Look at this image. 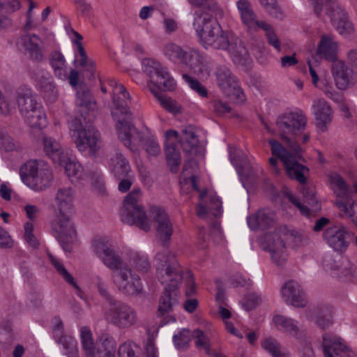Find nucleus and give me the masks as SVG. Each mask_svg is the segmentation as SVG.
<instances>
[{
  "label": "nucleus",
  "instance_id": "40",
  "mask_svg": "<svg viewBox=\"0 0 357 357\" xmlns=\"http://www.w3.org/2000/svg\"><path fill=\"white\" fill-rule=\"evenodd\" d=\"M226 44L227 47L221 50H227L235 62H240L242 59H246L247 50L239 38L229 34Z\"/></svg>",
  "mask_w": 357,
  "mask_h": 357
},
{
  "label": "nucleus",
  "instance_id": "38",
  "mask_svg": "<svg viewBox=\"0 0 357 357\" xmlns=\"http://www.w3.org/2000/svg\"><path fill=\"white\" fill-rule=\"evenodd\" d=\"M75 193L71 188L66 187L58 190L55 197L57 214L73 215L75 212Z\"/></svg>",
  "mask_w": 357,
  "mask_h": 357
},
{
  "label": "nucleus",
  "instance_id": "61",
  "mask_svg": "<svg viewBox=\"0 0 357 357\" xmlns=\"http://www.w3.org/2000/svg\"><path fill=\"white\" fill-rule=\"evenodd\" d=\"M259 29H261L266 31V37L268 38V43L274 47L277 50H280V40L275 33L273 28L268 24L265 22L264 26H260Z\"/></svg>",
  "mask_w": 357,
  "mask_h": 357
},
{
  "label": "nucleus",
  "instance_id": "28",
  "mask_svg": "<svg viewBox=\"0 0 357 357\" xmlns=\"http://www.w3.org/2000/svg\"><path fill=\"white\" fill-rule=\"evenodd\" d=\"M130 139H133L135 136H139V142L137 144L132 143L130 146H126L132 151H137L138 149L144 144L146 151L149 155L155 156L160 153V147L155 138L151 135L149 129L146 128L142 132H139L135 128V132L131 130L128 133Z\"/></svg>",
  "mask_w": 357,
  "mask_h": 357
},
{
  "label": "nucleus",
  "instance_id": "62",
  "mask_svg": "<svg viewBox=\"0 0 357 357\" xmlns=\"http://www.w3.org/2000/svg\"><path fill=\"white\" fill-rule=\"evenodd\" d=\"M34 229L33 224L31 222H27L24 224V237L26 242L33 247H36L38 245V241L33 234Z\"/></svg>",
  "mask_w": 357,
  "mask_h": 357
},
{
  "label": "nucleus",
  "instance_id": "41",
  "mask_svg": "<svg viewBox=\"0 0 357 357\" xmlns=\"http://www.w3.org/2000/svg\"><path fill=\"white\" fill-rule=\"evenodd\" d=\"M273 222L274 215L266 213L264 210L259 211L247 219L248 225L251 229H265L271 225Z\"/></svg>",
  "mask_w": 357,
  "mask_h": 357
},
{
  "label": "nucleus",
  "instance_id": "54",
  "mask_svg": "<svg viewBox=\"0 0 357 357\" xmlns=\"http://www.w3.org/2000/svg\"><path fill=\"white\" fill-rule=\"evenodd\" d=\"M188 1L194 6L208 10L215 15L223 14L222 10L218 7L215 0H188Z\"/></svg>",
  "mask_w": 357,
  "mask_h": 357
},
{
  "label": "nucleus",
  "instance_id": "22",
  "mask_svg": "<svg viewBox=\"0 0 357 357\" xmlns=\"http://www.w3.org/2000/svg\"><path fill=\"white\" fill-rule=\"evenodd\" d=\"M150 218L154 220L157 238L163 243L169 242L174 232L172 223L164 209L153 207Z\"/></svg>",
  "mask_w": 357,
  "mask_h": 357
},
{
  "label": "nucleus",
  "instance_id": "58",
  "mask_svg": "<svg viewBox=\"0 0 357 357\" xmlns=\"http://www.w3.org/2000/svg\"><path fill=\"white\" fill-rule=\"evenodd\" d=\"M343 257H340L337 260L335 259L331 255H325L322 259V266L324 268L330 272L331 274L335 275L336 271L339 270V266L342 262Z\"/></svg>",
  "mask_w": 357,
  "mask_h": 357
},
{
  "label": "nucleus",
  "instance_id": "55",
  "mask_svg": "<svg viewBox=\"0 0 357 357\" xmlns=\"http://www.w3.org/2000/svg\"><path fill=\"white\" fill-rule=\"evenodd\" d=\"M182 77L190 89L197 93L199 96L201 98H206L208 96V90L198 80L188 74H183Z\"/></svg>",
  "mask_w": 357,
  "mask_h": 357
},
{
  "label": "nucleus",
  "instance_id": "5",
  "mask_svg": "<svg viewBox=\"0 0 357 357\" xmlns=\"http://www.w3.org/2000/svg\"><path fill=\"white\" fill-rule=\"evenodd\" d=\"M193 26L201 44L205 48L222 49L227 47L229 33L224 32L211 13L198 10L195 13Z\"/></svg>",
  "mask_w": 357,
  "mask_h": 357
},
{
  "label": "nucleus",
  "instance_id": "7",
  "mask_svg": "<svg viewBox=\"0 0 357 357\" xmlns=\"http://www.w3.org/2000/svg\"><path fill=\"white\" fill-rule=\"evenodd\" d=\"M69 128L72 141L80 152L95 155L102 147L100 134L94 127L75 121Z\"/></svg>",
  "mask_w": 357,
  "mask_h": 357
},
{
  "label": "nucleus",
  "instance_id": "42",
  "mask_svg": "<svg viewBox=\"0 0 357 357\" xmlns=\"http://www.w3.org/2000/svg\"><path fill=\"white\" fill-rule=\"evenodd\" d=\"M36 86L43 92L44 98L49 103L54 102L58 98V93L53 84L52 77L47 76L38 80Z\"/></svg>",
  "mask_w": 357,
  "mask_h": 357
},
{
  "label": "nucleus",
  "instance_id": "46",
  "mask_svg": "<svg viewBox=\"0 0 357 357\" xmlns=\"http://www.w3.org/2000/svg\"><path fill=\"white\" fill-rule=\"evenodd\" d=\"M109 167L112 173L118 178L128 176L130 172V165L126 158L119 153H116L110 160Z\"/></svg>",
  "mask_w": 357,
  "mask_h": 357
},
{
  "label": "nucleus",
  "instance_id": "14",
  "mask_svg": "<svg viewBox=\"0 0 357 357\" xmlns=\"http://www.w3.org/2000/svg\"><path fill=\"white\" fill-rule=\"evenodd\" d=\"M52 229L56 233V237L66 252H70L72 245L77 241V234L73 215L57 214L52 222Z\"/></svg>",
  "mask_w": 357,
  "mask_h": 357
},
{
  "label": "nucleus",
  "instance_id": "43",
  "mask_svg": "<svg viewBox=\"0 0 357 357\" xmlns=\"http://www.w3.org/2000/svg\"><path fill=\"white\" fill-rule=\"evenodd\" d=\"M61 165L65 166L66 173L73 181L84 180L87 176L82 166L75 160L70 158L68 154L66 161L60 166Z\"/></svg>",
  "mask_w": 357,
  "mask_h": 357
},
{
  "label": "nucleus",
  "instance_id": "29",
  "mask_svg": "<svg viewBox=\"0 0 357 357\" xmlns=\"http://www.w3.org/2000/svg\"><path fill=\"white\" fill-rule=\"evenodd\" d=\"M200 202L197 207V214L201 218L212 215H220L222 213V202L215 195H206L205 192L199 195Z\"/></svg>",
  "mask_w": 357,
  "mask_h": 357
},
{
  "label": "nucleus",
  "instance_id": "34",
  "mask_svg": "<svg viewBox=\"0 0 357 357\" xmlns=\"http://www.w3.org/2000/svg\"><path fill=\"white\" fill-rule=\"evenodd\" d=\"M17 102L21 114L24 117L42 105L36 100L31 89L22 86L17 90Z\"/></svg>",
  "mask_w": 357,
  "mask_h": 357
},
{
  "label": "nucleus",
  "instance_id": "59",
  "mask_svg": "<svg viewBox=\"0 0 357 357\" xmlns=\"http://www.w3.org/2000/svg\"><path fill=\"white\" fill-rule=\"evenodd\" d=\"M261 6L275 18L281 19L284 14L278 7L275 0H259Z\"/></svg>",
  "mask_w": 357,
  "mask_h": 357
},
{
  "label": "nucleus",
  "instance_id": "50",
  "mask_svg": "<svg viewBox=\"0 0 357 357\" xmlns=\"http://www.w3.org/2000/svg\"><path fill=\"white\" fill-rule=\"evenodd\" d=\"M49 258L56 271L65 280V281L70 284L74 289L78 290L79 287L72 275L66 270L64 265L52 255L49 254Z\"/></svg>",
  "mask_w": 357,
  "mask_h": 357
},
{
  "label": "nucleus",
  "instance_id": "18",
  "mask_svg": "<svg viewBox=\"0 0 357 357\" xmlns=\"http://www.w3.org/2000/svg\"><path fill=\"white\" fill-rule=\"evenodd\" d=\"M92 249L102 263L109 269H119L122 267V260L114 251L106 238H96L92 242Z\"/></svg>",
  "mask_w": 357,
  "mask_h": 357
},
{
  "label": "nucleus",
  "instance_id": "31",
  "mask_svg": "<svg viewBox=\"0 0 357 357\" xmlns=\"http://www.w3.org/2000/svg\"><path fill=\"white\" fill-rule=\"evenodd\" d=\"M316 63L317 60L315 57L312 56L311 58L308 59L307 63L309 66V72L313 85L316 88L323 91L326 95L328 96L329 98L335 100L333 93V84L327 72L324 71L320 73V75H318L314 68Z\"/></svg>",
  "mask_w": 357,
  "mask_h": 357
},
{
  "label": "nucleus",
  "instance_id": "30",
  "mask_svg": "<svg viewBox=\"0 0 357 357\" xmlns=\"http://www.w3.org/2000/svg\"><path fill=\"white\" fill-rule=\"evenodd\" d=\"M266 239L273 261L278 266L283 265L287 261L288 255L281 234H270L266 236Z\"/></svg>",
  "mask_w": 357,
  "mask_h": 357
},
{
  "label": "nucleus",
  "instance_id": "19",
  "mask_svg": "<svg viewBox=\"0 0 357 357\" xmlns=\"http://www.w3.org/2000/svg\"><path fill=\"white\" fill-rule=\"evenodd\" d=\"M312 111L314 116L317 132H326L333 119V110L331 106L324 99L317 98L312 102Z\"/></svg>",
  "mask_w": 357,
  "mask_h": 357
},
{
  "label": "nucleus",
  "instance_id": "49",
  "mask_svg": "<svg viewBox=\"0 0 357 357\" xmlns=\"http://www.w3.org/2000/svg\"><path fill=\"white\" fill-rule=\"evenodd\" d=\"M192 337L197 349L204 351L206 354H211V344L207 333L197 328L192 332Z\"/></svg>",
  "mask_w": 357,
  "mask_h": 357
},
{
  "label": "nucleus",
  "instance_id": "64",
  "mask_svg": "<svg viewBox=\"0 0 357 357\" xmlns=\"http://www.w3.org/2000/svg\"><path fill=\"white\" fill-rule=\"evenodd\" d=\"M136 347L130 342L122 344L119 348V357H136L135 348Z\"/></svg>",
  "mask_w": 357,
  "mask_h": 357
},
{
  "label": "nucleus",
  "instance_id": "1",
  "mask_svg": "<svg viewBox=\"0 0 357 357\" xmlns=\"http://www.w3.org/2000/svg\"><path fill=\"white\" fill-rule=\"evenodd\" d=\"M307 117L301 111L285 112L280 116L277 120V126L282 139H287L289 148L294 153L290 154L284 147L275 139L269 140L271 153L273 156L278 157L283 162L287 174L299 183L304 184L308 174L307 167L299 164L296 158L303 152L301 146L296 142H289L286 135L294 137V139L303 133L307 125Z\"/></svg>",
  "mask_w": 357,
  "mask_h": 357
},
{
  "label": "nucleus",
  "instance_id": "25",
  "mask_svg": "<svg viewBox=\"0 0 357 357\" xmlns=\"http://www.w3.org/2000/svg\"><path fill=\"white\" fill-rule=\"evenodd\" d=\"M76 110L84 119L89 121L95 116L96 110V102L91 95L89 89L85 86H80L76 95L75 100Z\"/></svg>",
  "mask_w": 357,
  "mask_h": 357
},
{
  "label": "nucleus",
  "instance_id": "26",
  "mask_svg": "<svg viewBox=\"0 0 357 357\" xmlns=\"http://www.w3.org/2000/svg\"><path fill=\"white\" fill-rule=\"evenodd\" d=\"M280 294L284 302L296 307H303L307 298L301 286L296 281L287 282L281 288Z\"/></svg>",
  "mask_w": 357,
  "mask_h": 357
},
{
  "label": "nucleus",
  "instance_id": "24",
  "mask_svg": "<svg viewBox=\"0 0 357 357\" xmlns=\"http://www.w3.org/2000/svg\"><path fill=\"white\" fill-rule=\"evenodd\" d=\"M322 347L325 357H356V353L337 336L325 335L323 337Z\"/></svg>",
  "mask_w": 357,
  "mask_h": 357
},
{
  "label": "nucleus",
  "instance_id": "45",
  "mask_svg": "<svg viewBox=\"0 0 357 357\" xmlns=\"http://www.w3.org/2000/svg\"><path fill=\"white\" fill-rule=\"evenodd\" d=\"M128 266L136 268L139 272H145L150 267L147 255L142 252L130 250L128 254Z\"/></svg>",
  "mask_w": 357,
  "mask_h": 357
},
{
  "label": "nucleus",
  "instance_id": "53",
  "mask_svg": "<svg viewBox=\"0 0 357 357\" xmlns=\"http://www.w3.org/2000/svg\"><path fill=\"white\" fill-rule=\"evenodd\" d=\"M155 96L162 107L169 112L179 114L182 112V107L181 105L172 98L164 96L159 93H155Z\"/></svg>",
  "mask_w": 357,
  "mask_h": 357
},
{
  "label": "nucleus",
  "instance_id": "52",
  "mask_svg": "<svg viewBox=\"0 0 357 357\" xmlns=\"http://www.w3.org/2000/svg\"><path fill=\"white\" fill-rule=\"evenodd\" d=\"M192 333L187 328H182L173 336V342L178 349L186 348L189 346Z\"/></svg>",
  "mask_w": 357,
  "mask_h": 357
},
{
  "label": "nucleus",
  "instance_id": "32",
  "mask_svg": "<svg viewBox=\"0 0 357 357\" xmlns=\"http://www.w3.org/2000/svg\"><path fill=\"white\" fill-rule=\"evenodd\" d=\"M339 52V43L334 36L324 34L321 36L317 48V55L329 61L335 62L337 59Z\"/></svg>",
  "mask_w": 357,
  "mask_h": 357
},
{
  "label": "nucleus",
  "instance_id": "15",
  "mask_svg": "<svg viewBox=\"0 0 357 357\" xmlns=\"http://www.w3.org/2000/svg\"><path fill=\"white\" fill-rule=\"evenodd\" d=\"M83 350L86 357H114L113 343L109 341L94 344L91 330L86 327L79 329Z\"/></svg>",
  "mask_w": 357,
  "mask_h": 357
},
{
  "label": "nucleus",
  "instance_id": "35",
  "mask_svg": "<svg viewBox=\"0 0 357 357\" xmlns=\"http://www.w3.org/2000/svg\"><path fill=\"white\" fill-rule=\"evenodd\" d=\"M17 45L24 49L26 54L33 60L40 61L43 57V40L36 34L22 36Z\"/></svg>",
  "mask_w": 357,
  "mask_h": 357
},
{
  "label": "nucleus",
  "instance_id": "27",
  "mask_svg": "<svg viewBox=\"0 0 357 357\" xmlns=\"http://www.w3.org/2000/svg\"><path fill=\"white\" fill-rule=\"evenodd\" d=\"M236 6L241 22L248 31H256L260 26H265V22L257 20L249 0H238Z\"/></svg>",
  "mask_w": 357,
  "mask_h": 357
},
{
  "label": "nucleus",
  "instance_id": "4",
  "mask_svg": "<svg viewBox=\"0 0 357 357\" xmlns=\"http://www.w3.org/2000/svg\"><path fill=\"white\" fill-rule=\"evenodd\" d=\"M109 86L112 93V116L116 121V132L119 139L125 146H130L132 143L137 144L139 142V136L133 139L129 138L128 133L135 132V127L131 124L132 114L128 109L130 102L129 93L124 86L115 80H110Z\"/></svg>",
  "mask_w": 357,
  "mask_h": 357
},
{
  "label": "nucleus",
  "instance_id": "44",
  "mask_svg": "<svg viewBox=\"0 0 357 357\" xmlns=\"http://www.w3.org/2000/svg\"><path fill=\"white\" fill-rule=\"evenodd\" d=\"M49 61L55 75L60 79H66L67 63L63 54L59 51H54L50 54Z\"/></svg>",
  "mask_w": 357,
  "mask_h": 357
},
{
  "label": "nucleus",
  "instance_id": "60",
  "mask_svg": "<svg viewBox=\"0 0 357 357\" xmlns=\"http://www.w3.org/2000/svg\"><path fill=\"white\" fill-rule=\"evenodd\" d=\"M355 267L346 259H342V262L339 266V270L336 271L337 275L344 277L349 280L355 273Z\"/></svg>",
  "mask_w": 357,
  "mask_h": 357
},
{
  "label": "nucleus",
  "instance_id": "57",
  "mask_svg": "<svg viewBox=\"0 0 357 357\" xmlns=\"http://www.w3.org/2000/svg\"><path fill=\"white\" fill-rule=\"evenodd\" d=\"M289 243L294 247L304 245L308 242V237L305 234L298 231H292L285 234Z\"/></svg>",
  "mask_w": 357,
  "mask_h": 357
},
{
  "label": "nucleus",
  "instance_id": "11",
  "mask_svg": "<svg viewBox=\"0 0 357 357\" xmlns=\"http://www.w3.org/2000/svg\"><path fill=\"white\" fill-rule=\"evenodd\" d=\"M105 318L109 323L121 330L133 328L139 321L135 310L121 303L111 305L105 313Z\"/></svg>",
  "mask_w": 357,
  "mask_h": 357
},
{
  "label": "nucleus",
  "instance_id": "33",
  "mask_svg": "<svg viewBox=\"0 0 357 357\" xmlns=\"http://www.w3.org/2000/svg\"><path fill=\"white\" fill-rule=\"evenodd\" d=\"M43 149L45 154L56 165H61L68 158V151L61 146L59 142L52 137H44L42 139Z\"/></svg>",
  "mask_w": 357,
  "mask_h": 357
},
{
  "label": "nucleus",
  "instance_id": "48",
  "mask_svg": "<svg viewBox=\"0 0 357 357\" xmlns=\"http://www.w3.org/2000/svg\"><path fill=\"white\" fill-rule=\"evenodd\" d=\"M24 119L31 128L42 129L48 123L43 106L36 107L35 110L24 116Z\"/></svg>",
  "mask_w": 357,
  "mask_h": 357
},
{
  "label": "nucleus",
  "instance_id": "6",
  "mask_svg": "<svg viewBox=\"0 0 357 357\" xmlns=\"http://www.w3.org/2000/svg\"><path fill=\"white\" fill-rule=\"evenodd\" d=\"M20 176L23 183L35 191L45 189L53 179L50 166L43 161L36 160L27 161L22 166Z\"/></svg>",
  "mask_w": 357,
  "mask_h": 357
},
{
  "label": "nucleus",
  "instance_id": "51",
  "mask_svg": "<svg viewBox=\"0 0 357 357\" xmlns=\"http://www.w3.org/2000/svg\"><path fill=\"white\" fill-rule=\"evenodd\" d=\"M261 347L273 357H290L289 353L280 351V344L278 341L271 337L264 340L261 342Z\"/></svg>",
  "mask_w": 357,
  "mask_h": 357
},
{
  "label": "nucleus",
  "instance_id": "13",
  "mask_svg": "<svg viewBox=\"0 0 357 357\" xmlns=\"http://www.w3.org/2000/svg\"><path fill=\"white\" fill-rule=\"evenodd\" d=\"M326 13L338 33L344 38L355 36L356 29L347 13L335 0H326Z\"/></svg>",
  "mask_w": 357,
  "mask_h": 357
},
{
  "label": "nucleus",
  "instance_id": "17",
  "mask_svg": "<svg viewBox=\"0 0 357 357\" xmlns=\"http://www.w3.org/2000/svg\"><path fill=\"white\" fill-rule=\"evenodd\" d=\"M113 282L121 291L128 295H135L142 290L140 278L132 273L128 265L121 267L113 275Z\"/></svg>",
  "mask_w": 357,
  "mask_h": 357
},
{
  "label": "nucleus",
  "instance_id": "8",
  "mask_svg": "<svg viewBox=\"0 0 357 357\" xmlns=\"http://www.w3.org/2000/svg\"><path fill=\"white\" fill-rule=\"evenodd\" d=\"M327 181L331 190L339 198L335 202L336 206L357 226V202L350 197L349 185L335 172L329 173Z\"/></svg>",
  "mask_w": 357,
  "mask_h": 357
},
{
  "label": "nucleus",
  "instance_id": "10",
  "mask_svg": "<svg viewBox=\"0 0 357 357\" xmlns=\"http://www.w3.org/2000/svg\"><path fill=\"white\" fill-rule=\"evenodd\" d=\"M143 72L149 77L148 86L155 96L157 90L173 91L176 82L167 70L160 63L152 59H144L142 61Z\"/></svg>",
  "mask_w": 357,
  "mask_h": 357
},
{
  "label": "nucleus",
  "instance_id": "37",
  "mask_svg": "<svg viewBox=\"0 0 357 357\" xmlns=\"http://www.w3.org/2000/svg\"><path fill=\"white\" fill-rule=\"evenodd\" d=\"M197 181V162L195 160H190L185 164L183 171L182 172L180 181L182 190L185 192H188L192 190H199Z\"/></svg>",
  "mask_w": 357,
  "mask_h": 357
},
{
  "label": "nucleus",
  "instance_id": "47",
  "mask_svg": "<svg viewBox=\"0 0 357 357\" xmlns=\"http://www.w3.org/2000/svg\"><path fill=\"white\" fill-rule=\"evenodd\" d=\"M162 52L168 61L180 64L186 50L176 43L169 42L163 46Z\"/></svg>",
  "mask_w": 357,
  "mask_h": 357
},
{
  "label": "nucleus",
  "instance_id": "39",
  "mask_svg": "<svg viewBox=\"0 0 357 357\" xmlns=\"http://www.w3.org/2000/svg\"><path fill=\"white\" fill-rule=\"evenodd\" d=\"M74 38L72 41L74 45L75 61L77 63L78 66L84 68L86 70L89 71L90 75L92 77L95 70V63L93 61L89 60L84 49L82 45V36L77 32L74 31Z\"/></svg>",
  "mask_w": 357,
  "mask_h": 357
},
{
  "label": "nucleus",
  "instance_id": "20",
  "mask_svg": "<svg viewBox=\"0 0 357 357\" xmlns=\"http://www.w3.org/2000/svg\"><path fill=\"white\" fill-rule=\"evenodd\" d=\"M350 231L344 225H338L328 227L323 236L326 243L335 251L344 252L349 247Z\"/></svg>",
  "mask_w": 357,
  "mask_h": 357
},
{
  "label": "nucleus",
  "instance_id": "9",
  "mask_svg": "<svg viewBox=\"0 0 357 357\" xmlns=\"http://www.w3.org/2000/svg\"><path fill=\"white\" fill-rule=\"evenodd\" d=\"M140 190H135L124 199L121 215L122 220L130 225H135L144 231L151 228V220L143 207L138 204Z\"/></svg>",
  "mask_w": 357,
  "mask_h": 357
},
{
  "label": "nucleus",
  "instance_id": "36",
  "mask_svg": "<svg viewBox=\"0 0 357 357\" xmlns=\"http://www.w3.org/2000/svg\"><path fill=\"white\" fill-rule=\"evenodd\" d=\"M271 326L279 331L285 333L295 338H301L303 336V331L298 326V322L284 315L274 314Z\"/></svg>",
  "mask_w": 357,
  "mask_h": 357
},
{
  "label": "nucleus",
  "instance_id": "21",
  "mask_svg": "<svg viewBox=\"0 0 357 357\" xmlns=\"http://www.w3.org/2000/svg\"><path fill=\"white\" fill-rule=\"evenodd\" d=\"M180 64L185 66L199 78L206 79L211 73V68L203 55L195 50H186Z\"/></svg>",
  "mask_w": 357,
  "mask_h": 357
},
{
  "label": "nucleus",
  "instance_id": "56",
  "mask_svg": "<svg viewBox=\"0 0 357 357\" xmlns=\"http://www.w3.org/2000/svg\"><path fill=\"white\" fill-rule=\"evenodd\" d=\"M61 341L65 350V354L68 357L79 356L77 342L74 337L71 336H63Z\"/></svg>",
  "mask_w": 357,
  "mask_h": 357
},
{
  "label": "nucleus",
  "instance_id": "3",
  "mask_svg": "<svg viewBox=\"0 0 357 357\" xmlns=\"http://www.w3.org/2000/svg\"><path fill=\"white\" fill-rule=\"evenodd\" d=\"M201 135V130L193 126H186L182 130L180 135L173 130L165 132V153L167 163L172 171L181 162V155L176 143L180 144L186 154L190 155L201 154L205 144V140Z\"/></svg>",
  "mask_w": 357,
  "mask_h": 357
},
{
  "label": "nucleus",
  "instance_id": "63",
  "mask_svg": "<svg viewBox=\"0 0 357 357\" xmlns=\"http://www.w3.org/2000/svg\"><path fill=\"white\" fill-rule=\"evenodd\" d=\"M17 148V144L9 135L0 134V149L5 151H11Z\"/></svg>",
  "mask_w": 357,
  "mask_h": 357
},
{
  "label": "nucleus",
  "instance_id": "12",
  "mask_svg": "<svg viewBox=\"0 0 357 357\" xmlns=\"http://www.w3.org/2000/svg\"><path fill=\"white\" fill-rule=\"evenodd\" d=\"M216 82L223 94L235 103L245 101V96L236 77L225 66H219L215 71Z\"/></svg>",
  "mask_w": 357,
  "mask_h": 357
},
{
  "label": "nucleus",
  "instance_id": "2",
  "mask_svg": "<svg viewBox=\"0 0 357 357\" xmlns=\"http://www.w3.org/2000/svg\"><path fill=\"white\" fill-rule=\"evenodd\" d=\"M157 275L161 282L165 284V291L160 298L158 312L162 315L170 311L178 301V294L175 290L183 277L181 268L174 255L166 248H163L155 257Z\"/></svg>",
  "mask_w": 357,
  "mask_h": 357
},
{
  "label": "nucleus",
  "instance_id": "16",
  "mask_svg": "<svg viewBox=\"0 0 357 357\" xmlns=\"http://www.w3.org/2000/svg\"><path fill=\"white\" fill-rule=\"evenodd\" d=\"M282 193L300 211L303 215H309L312 213H317L321 209L320 202L316 197L315 190L313 188L303 187L301 190L303 202L307 204V206L301 204L288 188L284 187L282 190Z\"/></svg>",
  "mask_w": 357,
  "mask_h": 357
},
{
  "label": "nucleus",
  "instance_id": "23",
  "mask_svg": "<svg viewBox=\"0 0 357 357\" xmlns=\"http://www.w3.org/2000/svg\"><path fill=\"white\" fill-rule=\"evenodd\" d=\"M331 72L335 86L339 90H346L356 82L354 70L342 60L335 61L331 67Z\"/></svg>",
  "mask_w": 357,
  "mask_h": 357
}]
</instances>
